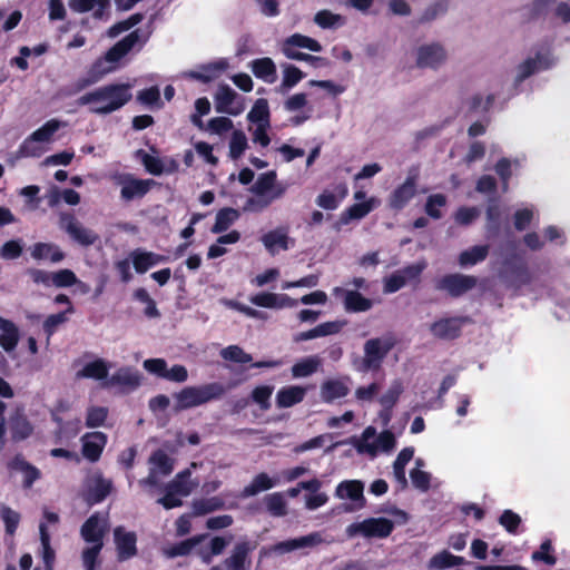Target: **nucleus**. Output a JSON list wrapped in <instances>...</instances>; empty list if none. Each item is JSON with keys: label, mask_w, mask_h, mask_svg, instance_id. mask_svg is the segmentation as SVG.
Masks as SVG:
<instances>
[{"label": "nucleus", "mask_w": 570, "mask_h": 570, "mask_svg": "<svg viewBox=\"0 0 570 570\" xmlns=\"http://www.w3.org/2000/svg\"><path fill=\"white\" fill-rule=\"evenodd\" d=\"M130 90L129 83L101 87L79 97L78 104L89 106L90 111L95 114H110L130 100Z\"/></svg>", "instance_id": "obj_1"}, {"label": "nucleus", "mask_w": 570, "mask_h": 570, "mask_svg": "<svg viewBox=\"0 0 570 570\" xmlns=\"http://www.w3.org/2000/svg\"><path fill=\"white\" fill-rule=\"evenodd\" d=\"M108 528V518L102 514L91 515L81 527V537L88 544L81 553L85 570H96L98 567V557L104 546L102 538Z\"/></svg>", "instance_id": "obj_2"}, {"label": "nucleus", "mask_w": 570, "mask_h": 570, "mask_svg": "<svg viewBox=\"0 0 570 570\" xmlns=\"http://www.w3.org/2000/svg\"><path fill=\"white\" fill-rule=\"evenodd\" d=\"M225 393L226 387L219 382H212L202 385H188L173 394V410L175 412H181L198 407L212 401L222 399Z\"/></svg>", "instance_id": "obj_3"}, {"label": "nucleus", "mask_w": 570, "mask_h": 570, "mask_svg": "<svg viewBox=\"0 0 570 570\" xmlns=\"http://www.w3.org/2000/svg\"><path fill=\"white\" fill-rule=\"evenodd\" d=\"M360 454L371 458L379 453L391 452L396 445V439L391 431H383L380 434L373 426H367L360 436L352 438L350 441Z\"/></svg>", "instance_id": "obj_4"}, {"label": "nucleus", "mask_w": 570, "mask_h": 570, "mask_svg": "<svg viewBox=\"0 0 570 570\" xmlns=\"http://www.w3.org/2000/svg\"><path fill=\"white\" fill-rule=\"evenodd\" d=\"M413 62L419 69L436 71L449 60L446 46L440 41H425L419 43L412 51Z\"/></svg>", "instance_id": "obj_5"}, {"label": "nucleus", "mask_w": 570, "mask_h": 570, "mask_svg": "<svg viewBox=\"0 0 570 570\" xmlns=\"http://www.w3.org/2000/svg\"><path fill=\"white\" fill-rule=\"evenodd\" d=\"M396 340L392 335H384L364 343V355L357 367L360 372L379 371L389 352L395 346Z\"/></svg>", "instance_id": "obj_6"}, {"label": "nucleus", "mask_w": 570, "mask_h": 570, "mask_svg": "<svg viewBox=\"0 0 570 570\" xmlns=\"http://www.w3.org/2000/svg\"><path fill=\"white\" fill-rule=\"evenodd\" d=\"M141 41L138 30L130 32L122 40L118 41L104 58L99 59L94 66L92 71L97 77L111 72L117 68L118 62L124 58L138 42Z\"/></svg>", "instance_id": "obj_7"}, {"label": "nucleus", "mask_w": 570, "mask_h": 570, "mask_svg": "<svg viewBox=\"0 0 570 570\" xmlns=\"http://www.w3.org/2000/svg\"><path fill=\"white\" fill-rule=\"evenodd\" d=\"M252 191L261 199H252L248 203V208L257 210L266 207L273 200L281 198L285 193V187L276 184V173L274 170L259 175L257 180L252 187Z\"/></svg>", "instance_id": "obj_8"}, {"label": "nucleus", "mask_w": 570, "mask_h": 570, "mask_svg": "<svg viewBox=\"0 0 570 570\" xmlns=\"http://www.w3.org/2000/svg\"><path fill=\"white\" fill-rule=\"evenodd\" d=\"M197 485L198 482L191 479L190 469H187L179 472L174 480L168 483L166 494L159 499L158 502L165 509L180 507L183 503L181 499L188 497Z\"/></svg>", "instance_id": "obj_9"}, {"label": "nucleus", "mask_w": 570, "mask_h": 570, "mask_svg": "<svg viewBox=\"0 0 570 570\" xmlns=\"http://www.w3.org/2000/svg\"><path fill=\"white\" fill-rule=\"evenodd\" d=\"M394 529V522L386 518H368L346 527L345 533L350 539L362 537L365 539H383Z\"/></svg>", "instance_id": "obj_10"}, {"label": "nucleus", "mask_w": 570, "mask_h": 570, "mask_svg": "<svg viewBox=\"0 0 570 570\" xmlns=\"http://www.w3.org/2000/svg\"><path fill=\"white\" fill-rule=\"evenodd\" d=\"M426 267L425 262H417L413 265L406 266L403 269L396 271L383 279V289L386 294H392L404 287L409 282L417 279L421 273Z\"/></svg>", "instance_id": "obj_11"}, {"label": "nucleus", "mask_w": 570, "mask_h": 570, "mask_svg": "<svg viewBox=\"0 0 570 570\" xmlns=\"http://www.w3.org/2000/svg\"><path fill=\"white\" fill-rule=\"evenodd\" d=\"M324 542L325 539L321 532H312L306 535L278 542L269 548V552L285 554L297 550H311Z\"/></svg>", "instance_id": "obj_12"}, {"label": "nucleus", "mask_w": 570, "mask_h": 570, "mask_svg": "<svg viewBox=\"0 0 570 570\" xmlns=\"http://www.w3.org/2000/svg\"><path fill=\"white\" fill-rule=\"evenodd\" d=\"M216 111L238 116L245 110L244 99L228 86H219L215 95Z\"/></svg>", "instance_id": "obj_13"}, {"label": "nucleus", "mask_w": 570, "mask_h": 570, "mask_svg": "<svg viewBox=\"0 0 570 570\" xmlns=\"http://www.w3.org/2000/svg\"><path fill=\"white\" fill-rule=\"evenodd\" d=\"M298 49L320 52L322 46L317 40L301 33L292 35L282 43V52L288 59L299 60L301 58H305L306 53L301 52Z\"/></svg>", "instance_id": "obj_14"}, {"label": "nucleus", "mask_w": 570, "mask_h": 570, "mask_svg": "<svg viewBox=\"0 0 570 570\" xmlns=\"http://www.w3.org/2000/svg\"><path fill=\"white\" fill-rule=\"evenodd\" d=\"M364 484L358 480H346L337 484L335 495L340 500H350L347 511L360 510L365 505Z\"/></svg>", "instance_id": "obj_15"}, {"label": "nucleus", "mask_w": 570, "mask_h": 570, "mask_svg": "<svg viewBox=\"0 0 570 570\" xmlns=\"http://www.w3.org/2000/svg\"><path fill=\"white\" fill-rule=\"evenodd\" d=\"M150 471L149 475L146 479L139 481V484L142 487H154L157 485L164 476L171 473L174 469L173 460L166 455L164 452H156L150 459Z\"/></svg>", "instance_id": "obj_16"}, {"label": "nucleus", "mask_w": 570, "mask_h": 570, "mask_svg": "<svg viewBox=\"0 0 570 570\" xmlns=\"http://www.w3.org/2000/svg\"><path fill=\"white\" fill-rule=\"evenodd\" d=\"M478 279L471 275L453 274L441 278L438 288L452 296H460L475 287Z\"/></svg>", "instance_id": "obj_17"}, {"label": "nucleus", "mask_w": 570, "mask_h": 570, "mask_svg": "<svg viewBox=\"0 0 570 570\" xmlns=\"http://www.w3.org/2000/svg\"><path fill=\"white\" fill-rule=\"evenodd\" d=\"M261 240L266 250L273 256L281 252L289 250L295 245V240L288 236L287 230L284 228L267 232L262 236Z\"/></svg>", "instance_id": "obj_18"}, {"label": "nucleus", "mask_w": 570, "mask_h": 570, "mask_svg": "<svg viewBox=\"0 0 570 570\" xmlns=\"http://www.w3.org/2000/svg\"><path fill=\"white\" fill-rule=\"evenodd\" d=\"M348 393V377L327 379L320 386V397L324 403H333L345 397Z\"/></svg>", "instance_id": "obj_19"}, {"label": "nucleus", "mask_w": 570, "mask_h": 570, "mask_svg": "<svg viewBox=\"0 0 570 570\" xmlns=\"http://www.w3.org/2000/svg\"><path fill=\"white\" fill-rule=\"evenodd\" d=\"M60 227L65 229L68 233V235L80 245H91L98 238L92 230L83 227L70 215L61 216Z\"/></svg>", "instance_id": "obj_20"}, {"label": "nucleus", "mask_w": 570, "mask_h": 570, "mask_svg": "<svg viewBox=\"0 0 570 570\" xmlns=\"http://www.w3.org/2000/svg\"><path fill=\"white\" fill-rule=\"evenodd\" d=\"M249 301L256 306L272 309L292 308L297 305V301L286 294L267 292L255 294L250 296Z\"/></svg>", "instance_id": "obj_21"}, {"label": "nucleus", "mask_w": 570, "mask_h": 570, "mask_svg": "<svg viewBox=\"0 0 570 570\" xmlns=\"http://www.w3.org/2000/svg\"><path fill=\"white\" fill-rule=\"evenodd\" d=\"M140 374L135 368L122 366L109 376L106 382H104V386L134 390L140 385Z\"/></svg>", "instance_id": "obj_22"}, {"label": "nucleus", "mask_w": 570, "mask_h": 570, "mask_svg": "<svg viewBox=\"0 0 570 570\" xmlns=\"http://www.w3.org/2000/svg\"><path fill=\"white\" fill-rule=\"evenodd\" d=\"M416 195V183L413 178H406L389 196L387 206L393 210L404 208Z\"/></svg>", "instance_id": "obj_23"}, {"label": "nucleus", "mask_w": 570, "mask_h": 570, "mask_svg": "<svg viewBox=\"0 0 570 570\" xmlns=\"http://www.w3.org/2000/svg\"><path fill=\"white\" fill-rule=\"evenodd\" d=\"M68 7L77 13L92 11L96 19L109 18V0H69Z\"/></svg>", "instance_id": "obj_24"}, {"label": "nucleus", "mask_w": 570, "mask_h": 570, "mask_svg": "<svg viewBox=\"0 0 570 570\" xmlns=\"http://www.w3.org/2000/svg\"><path fill=\"white\" fill-rule=\"evenodd\" d=\"M82 454L89 461H97L107 443V436L102 432L86 433L81 438Z\"/></svg>", "instance_id": "obj_25"}, {"label": "nucleus", "mask_w": 570, "mask_h": 570, "mask_svg": "<svg viewBox=\"0 0 570 570\" xmlns=\"http://www.w3.org/2000/svg\"><path fill=\"white\" fill-rule=\"evenodd\" d=\"M379 205L380 200L374 196L368 197L365 202H355L341 214L340 220L344 225L352 220H360L367 216Z\"/></svg>", "instance_id": "obj_26"}, {"label": "nucleus", "mask_w": 570, "mask_h": 570, "mask_svg": "<svg viewBox=\"0 0 570 570\" xmlns=\"http://www.w3.org/2000/svg\"><path fill=\"white\" fill-rule=\"evenodd\" d=\"M227 69L228 61L226 59H218L207 65H203L195 70L188 71L186 76L203 82H208L219 77Z\"/></svg>", "instance_id": "obj_27"}, {"label": "nucleus", "mask_w": 570, "mask_h": 570, "mask_svg": "<svg viewBox=\"0 0 570 570\" xmlns=\"http://www.w3.org/2000/svg\"><path fill=\"white\" fill-rule=\"evenodd\" d=\"M252 547L248 542L237 543L228 558L225 559L224 566L227 570H249L250 561L248 554Z\"/></svg>", "instance_id": "obj_28"}, {"label": "nucleus", "mask_w": 570, "mask_h": 570, "mask_svg": "<svg viewBox=\"0 0 570 570\" xmlns=\"http://www.w3.org/2000/svg\"><path fill=\"white\" fill-rule=\"evenodd\" d=\"M129 258L132 263L135 271L139 274H144L150 268L165 262L167 258L163 255L147 252L144 249H136L130 253Z\"/></svg>", "instance_id": "obj_29"}, {"label": "nucleus", "mask_w": 570, "mask_h": 570, "mask_svg": "<svg viewBox=\"0 0 570 570\" xmlns=\"http://www.w3.org/2000/svg\"><path fill=\"white\" fill-rule=\"evenodd\" d=\"M115 543L120 560L132 558L136 552V534L134 532L125 531L122 528H117L114 531Z\"/></svg>", "instance_id": "obj_30"}, {"label": "nucleus", "mask_w": 570, "mask_h": 570, "mask_svg": "<svg viewBox=\"0 0 570 570\" xmlns=\"http://www.w3.org/2000/svg\"><path fill=\"white\" fill-rule=\"evenodd\" d=\"M20 340V332L18 326L10 320L0 315V347L6 353H11L16 350Z\"/></svg>", "instance_id": "obj_31"}, {"label": "nucleus", "mask_w": 570, "mask_h": 570, "mask_svg": "<svg viewBox=\"0 0 570 570\" xmlns=\"http://www.w3.org/2000/svg\"><path fill=\"white\" fill-rule=\"evenodd\" d=\"M111 490V482L101 478L99 474H92L86 482V497L91 503L102 501Z\"/></svg>", "instance_id": "obj_32"}, {"label": "nucleus", "mask_w": 570, "mask_h": 570, "mask_svg": "<svg viewBox=\"0 0 570 570\" xmlns=\"http://www.w3.org/2000/svg\"><path fill=\"white\" fill-rule=\"evenodd\" d=\"M206 539L198 544L197 554L205 562L209 563L213 557L220 554L225 548L230 543V539L224 537H214L209 540Z\"/></svg>", "instance_id": "obj_33"}, {"label": "nucleus", "mask_w": 570, "mask_h": 570, "mask_svg": "<svg viewBox=\"0 0 570 570\" xmlns=\"http://www.w3.org/2000/svg\"><path fill=\"white\" fill-rule=\"evenodd\" d=\"M111 364L104 358H96L87 362L77 373L78 377L91 379L96 381H107Z\"/></svg>", "instance_id": "obj_34"}, {"label": "nucleus", "mask_w": 570, "mask_h": 570, "mask_svg": "<svg viewBox=\"0 0 570 570\" xmlns=\"http://www.w3.org/2000/svg\"><path fill=\"white\" fill-rule=\"evenodd\" d=\"M306 392V387L299 385L284 386L276 393V404L282 409L294 406L304 400Z\"/></svg>", "instance_id": "obj_35"}, {"label": "nucleus", "mask_w": 570, "mask_h": 570, "mask_svg": "<svg viewBox=\"0 0 570 570\" xmlns=\"http://www.w3.org/2000/svg\"><path fill=\"white\" fill-rule=\"evenodd\" d=\"M461 330V320L459 318H442L430 325V332L433 336L451 340L459 335Z\"/></svg>", "instance_id": "obj_36"}, {"label": "nucleus", "mask_w": 570, "mask_h": 570, "mask_svg": "<svg viewBox=\"0 0 570 570\" xmlns=\"http://www.w3.org/2000/svg\"><path fill=\"white\" fill-rule=\"evenodd\" d=\"M153 180H142L128 177L121 183V197L130 200L135 197L144 196L148 190Z\"/></svg>", "instance_id": "obj_37"}, {"label": "nucleus", "mask_w": 570, "mask_h": 570, "mask_svg": "<svg viewBox=\"0 0 570 570\" xmlns=\"http://www.w3.org/2000/svg\"><path fill=\"white\" fill-rule=\"evenodd\" d=\"M322 365V360L317 355L307 356L297 361L291 368L292 376L294 379L307 377L315 372Z\"/></svg>", "instance_id": "obj_38"}, {"label": "nucleus", "mask_w": 570, "mask_h": 570, "mask_svg": "<svg viewBox=\"0 0 570 570\" xmlns=\"http://www.w3.org/2000/svg\"><path fill=\"white\" fill-rule=\"evenodd\" d=\"M278 481L266 473L257 474L252 482L243 489L242 497H254L259 492L267 491L277 485Z\"/></svg>", "instance_id": "obj_39"}, {"label": "nucleus", "mask_w": 570, "mask_h": 570, "mask_svg": "<svg viewBox=\"0 0 570 570\" xmlns=\"http://www.w3.org/2000/svg\"><path fill=\"white\" fill-rule=\"evenodd\" d=\"M314 22L322 29H338L345 26L346 18L331 10H321L315 13Z\"/></svg>", "instance_id": "obj_40"}, {"label": "nucleus", "mask_w": 570, "mask_h": 570, "mask_svg": "<svg viewBox=\"0 0 570 570\" xmlns=\"http://www.w3.org/2000/svg\"><path fill=\"white\" fill-rule=\"evenodd\" d=\"M414 456V448L407 446L401 450L397 454L396 460L393 464V474L396 481L402 485L406 487L407 480L405 476V466Z\"/></svg>", "instance_id": "obj_41"}, {"label": "nucleus", "mask_w": 570, "mask_h": 570, "mask_svg": "<svg viewBox=\"0 0 570 570\" xmlns=\"http://www.w3.org/2000/svg\"><path fill=\"white\" fill-rule=\"evenodd\" d=\"M425 463L423 459H416L414 468L410 471V479L413 487L422 492H426L430 489L431 473L423 470Z\"/></svg>", "instance_id": "obj_42"}, {"label": "nucleus", "mask_w": 570, "mask_h": 570, "mask_svg": "<svg viewBox=\"0 0 570 570\" xmlns=\"http://www.w3.org/2000/svg\"><path fill=\"white\" fill-rule=\"evenodd\" d=\"M373 303L356 291L344 292V307L350 312H366L371 309Z\"/></svg>", "instance_id": "obj_43"}, {"label": "nucleus", "mask_w": 570, "mask_h": 570, "mask_svg": "<svg viewBox=\"0 0 570 570\" xmlns=\"http://www.w3.org/2000/svg\"><path fill=\"white\" fill-rule=\"evenodd\" d=\"M109 410L106 406L91 404L86 410L85 423L89 429L105 426Z\"/></svg>", "instance_id": "obj_44"}, {"label": "nucleus", "mask_w": 570, "mask_h": 570, "mask_svg": "<svg viewBox=\"0 0 570 570\" xmlns=\"http://www.w3.org/2000/svg\"><path fill=\"white\" fill-rule=\"evenodd\" d=\"M252 71L257 78L266 82H274L276 78V67L271 58H262L252 62Z\"/></svg>", "instance_id": "obj_45"}, {"label": "nucleus", "mask_w": 570, "mask_h": 570, "mask_svg": "<svg viewBox=\"0 0 570 570\" xmlns=\"http://www.w3.org/2000/svg\"><path fill=\"white\" fill-rule=\"evenodd\" d=\"M269 117L271 115L268 102L264 98L257 99L252 109L249 110V112L247 114V120L252 124V126L264 124L267 125L271 122Z\"/></svg>", "instance_id": "obj_46"}, {"label": "nucleus", "mask_w": 570, "mask_h": 570, "mask_svg": "<svg viewBox=\"0 0 570 570\" xmlns=\"http://www.w3.org/2000/svg\"><path fill=\"white\" fill-rule=\"evenodd\" d=\"M63 126L65 122L58 119H50L46 121L40 128L35 130L31 135L35 139L47 146L53 141L55 134Z\"/></svg>", "instance_id": "obj_47"}, {"label": "nucleus", "mask_w": 570, "mask_h": 570, "mask_svg": "<svg viewBox=\"0 0 570 570\" xmlns=\"http://www.w3.org/2000/svg\"><path fill=\"white\" fill-rule=\"evenodd\" d=\"M11 468L22 475L24 488H30L40 478V471L21 459L13 460Z\"/></svg>", "instance_id": "obj_48"}, {"label": "nucleus", "mask_w": 570, "mask_h": 570, "mask_svg": "<svg viewBox=\"0 0 570 570\" xmlns=\"http://www.w3.org/2000/svg\"><path fill=\"white\" fill-rule=\"evenodd\" d=\"M248 148V139L240 129L233 130L228 142V155L232 159L240 158Z\"/></svg>", "instance_id": "obj_49"}, {"label": "nucleus", "mask_w": 570, "mask_h": 570, "mask_svg": "<svg viewBox=\"0 0 570 570\" xmlns=\"http://www.w3.org/2000/svg\"><path fill=\"white\" fill-rule=\"evenodd\" d=\"M31 256L36 259H50L53 263L63 258L62 252L52 244L38 243L31 249Z\"/></svg>", "instance_id": "obj_50"}, {"label": "nucleus", "mask_w": 570, "mask_h": 570, "mask_svg": "<svg viewBox=\"0 0 570 570\" xmlns=\"http://www.w3.org/2000/svg\"><path fill=\"white\" fill-rule=\"evenodd\" d=\"M206 539L205 534L202 535H195L190 539H187L185 541H181L170 548H167L164 550V553L169 557H180V556H187L190 553L193 549H195L198 544H200Z\"/></svg>", "instance_id": "obj_51"}, {"label": "nucleus", "mask_w": 570, "mask_h": 570, "mask_svg": "<svg viewBox=\"0 0 570 570\" xmlns=\"http://www.w3.org/2000/svg\"><path fill=\"white\" fill-rule=\"evenodd\" d=\"M346 194L347 189L345 187H343L338 194L331 190H323L316 197V204L318 207L323 209L334 210L340 206L341 202L344 199Z\"/></svg>", "instance_id": "obj_52"}, {"label": "nucleus", "mask_w": 570, "mask_h": 570, "mask_svg": "<svg viewBox=\"0 0 570 570\" xmlns=\"http://www.w3.org/2000/svg\"><path fill=\"white\" fill-rule=\"evenodd\" d=\"M266 510L274 517H284L287 514V502L284 494L274 492L264 498Z\"/></svg>", "instance_id": "obj_53"}, {"label": "nucleus", "mask_w": 570, "mask_h": 570, "mask_svg": "<svg viewBox=\"0 0 570 570\" xmlns=\"http://www.w3.org/2000/svg\"><path fill=\"white\" fill-rule=\"evenodd\" d=\"M489 248L485 245H478L462 252L459 256V264L462 267L473 266L482 262L488 255Z\"/></svg>", "instance_id": "obj_54"}, {"label": "nucleus", "mask_w": 570, "mask_h": 570, "mask_svg": "<svg viewBox=\"0 0 570 570\" xmlns=\"http://www.w3.org/2000/svg\"><path fill=\"white\" fill-rule=\"evenodd\" d=\"M239 217L236 209L224 208L220 209L216 215L215 224L212 228L213 233H222L229 228Z\"/></svg>", "instance_id": "obj_55"}, {"label": "nucleus", "mask_w": 570, "mask_h": 570, "mask_svg": "<svg viewBox=\"0 0 570 570\" xmlns=\"http://www.w3.org/2000/svg\"><path fill=\"white\" fill-rule=\"evenodd\" d=\"M464 562L462 557H456L448 551L435 554L429 562V567L435 570L448 569Z\"/></svg>", "instance_id": "obj_56"}, {"label": "nucleus", "mask_w": 570, "mask_h": 570, "mask_svg": "<svg viewBox=\"0 0 570 570\" xmlns=\"http://www.w3.org/2000/svg\"><path fill=\"white\" fill-rule=\"evenodd\" d=\"M282 72L281 89L284 91L293 88L304 78L303 71L293 65H283Z\"/></svg>", "instance_id": "obj_57"}, {"label": "nucleus", "mask_w": 570, "mask_h": 570, "mask_svg": "<svg viewBox=\"0 0 570 570\" xmlns=\"http://www.w3.org/2000/svg\"><path fill=\"white\" fill-rule=\"evenodd\" d=\"M0 519L4 524L6 533L13 535L20 523V514L8 505H0Z\"/></svg>", "instance_id": "obj_58"}, {"label": "nucleus", "mask_w": 570, "mask_h": 570, "mask_svg": "<svg viewBox=\"0 0 570 570\" xmlns=\"http://www.w3.org/2000/svg\"><path fill=\"white\" fill-rule=\"evenodd\" d=\"M528 58L534 63L537 72L548 70L557 63V57L549 49L539 50Z\"/></svg>", "instance_id": "obj_59"}, {"label": "nucleus", "mask_w": 570, "mask_h": 570, "mask_svg": "<svg viewBox=\"0 0 570 570\" xmlns=\"http://www.w3.org/2000/svg\"><path fill=\"white\" fill-rule=\"evenodd\" d=\"M403 391H404V386H403L402 381H400V380L393 381L391 383V385L389 386V389L385 391V393L381 396L380 403L385 409H392L396 404V402H397L400 395L403 393Z\"/></svg>", "instance_id": "obj_60"}, {"label": "nucleus", "mask_w": 570, "mask_h": 570, "mask_svg": "<svg viewBox=\"0 0 570 570\" xmlns=\"http://www.w3.org/2000/svg\"><path fill=\"white\" fill-rule=\"evenodd\" d=\"M234 124L228 117H214L207 124H205L204 131H207L212 135H224L230 130H233Z\"/></svg>", "instance_id": "obj_61"}, {"label": "nucleus", "mask_w": 570, "mask_h": 570, "mask_svg": "<svg viewBox=\"0 0 570 570\" xmlns=\"http://www.w3.org/2000/svg\"><path fill=\"white\" fill-rule=\"evenodd\" d=\"M47 151V147L30 135L21 144L19 154L21 157H40Z\"/></svg>", "instance_id": "obj_62"}, {"label": "nucleus", "mask_w": 570, "mask_h": 570, "mask_svg": "<svg viewBox=\"0 0 570 570\" xmlns=\"http://www.w3.org/2000/svg\"><path fill=\"white\" fill-rule=\"evenodd\" d=\"M224 501L219 497L194 501L193 510L196 515L206 514L223 508Z\"/></svg>", "instance_id": "obj_63"}, {"label": "nucleus", "mask_w": 570, "mask_h": 570, "mask_svg": "<svg viewBox=\"0 0 570 570\" xmlns=\"http://www.w3.org/2000/svg\"><path fill=\"white\" fill-rule=\"evenodd\" d=\"M446 205V197L442 194H434L429 196L426 204H425V213L434 218L438 219L442 216V209Z\"/></svg>", "instance_id": "obj_64"}]
</instances>
